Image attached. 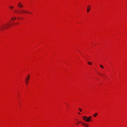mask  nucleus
<instances>
[{"instance_id":"4","label":"nucleus","mask_w":127,"mask_h":127,"mask_svg":"<svg viewBox=\"0 0 127 127\" xmlns=\"http://www.w3.org/2000/svg\"><path fill=\"white\" fill-rule=\"evenodd\" d=\"M18 6L20 8H22L23 7V5L20 2H19L18 5Z\"/></svg>"},{"instance_id":"11","label":"nucleus","mask_w":127,"mask_h":127,"mask_svg":"<svg viewBox=\"0 0 127 127\" xmlns=\"http://www.w3.org/2000/svg\"><path fill=\"white\" fill-rule=\"evenodd\" d=\"M78 109L80 112H81L82 111V109L80 108H78Z\"/></svg>"},{"instance_id":"14","label":"nucleus","mask_w":127,"mask_h":127,"mask_svg":"<svg viewBox=\"0 0 127 127\" xmlns=\"http://www.w3.org/2000/svg\"><path fill=\"white\" fill-rule=\"evenodd\" d=\"M80 122V121H79L78 122V123H77V124H78L79 122Z\"/></svg>"},{"instance_id":"10","label":"nucleus","mask_w":127,"mask_h":127,"mask_svg":"<svg viewBox=\"0 0 127 127\" xmlns=\"http://www.w3.org/2000/svg\"><path fill=\"white\" fill-rule=\"evenodd\" d=\"M88 63L89 65H91L92 64V63H90L89 62H88Z\"/></svg>"},{"instance_id":"8","label":"nucleus","mask_w":127,"mask_h":127,"mask_svg":"<svg viewBox=\"0 0 127 127\" xmlns=\"http://www.w3.org/2000/svg\"><path fill=\"white\" fill-rule=\"evenodd\" d=\"M16 18L15 17H12L11 18V20H14Z\"/></svg>"},{"instance_id":"2","label":"nucleus","mask_w":127,"mask_h":127,"mask_svg":"<svg viewBox=\"0 0 127 127\" xmlns=\"http://www.w3.org/2000/svg\"><path fill=\"white\" fill-rule=\"evenodd\" d=\"M92 117L91 116H89L88 117H87L86 116H83V118L84 120L85 121L89 122L91 120Z\"/></svg>"},{"instance_id":"9","label":"nucleus","mask_w":127,"mask_h":127,"mask_svg":"<svg viewBox=\"0 0 127 127\" xmlns=\"http://www.w3.org/2000/svg\"><path fill=\"white\" fill-rule=\"evenodd\" d=\"M97 113H95L94 115V117H95L97 115Z\"/></svg>"},{"instance_id":"16","label":"nucleus","mask_w":127,"mask_h":127,"mask_svg":"<svg viewBox=\"0 0 127 127\" xmlns=\"http://www.w3.org/2000/svg\"><path fill=\"white\" fill-rule=\"evenodd\" d=\"M19 18V17L17 18V19H18Z\"/></svg>"},{"instance_id":"13","label":"nucleus","mask_w":127,"mask_h":127,"mask_svg":"<svg viewBox=\"0 0 127 127\" xmlns=\"http://www.w3.org/2000/svg\"><path fill=\"white\" fill-rule=\"evenodd\" d=\"M10 8H11V9H12L13 8V7H12V6H10Z\"/></svg>"},{"instance_id":"1","label":"nucleus","mask_w":127,"mask_h":127,"mask_svg":"<svg viewBox=\"0 0 127 127\" xmlns=\"http://www.w3.org/2000/svg\"><path fill=\"white\" fill-rule=\"evenodd\" d=\"M10 26V24L8 23H7L4 24L0 26V30L1 31L3 30L6 29L8 28Z\"/></svg>"},{"instance_id":"7","label":"nucleus","mask_w":127,"mask_h":127,"mask_svg":"<svg viewBox=\"0 0 127 127\" xmlns=\"http://www.w3.org/2000/svg\"><path fill=\"white\" fill-rule=\"evenodd\" d=\"M30 77V76H28V77L26 79V84L27 85V83L28 82V80L29 79Z\"/></svg>"},{"instance_id":"12","label":"nucleus","mask_w":127,"mask_h":127,"mask_svg":"<svg viewBox=\"0 0 127 127\" xmlns=\"http://www.w3.org/2000/svg\"><path fill=\"white\" fill-rule=\"evenodd\" d=\"M100 66L102 68H103V65H100Z\"/></svg>"},{"instance_id":"6","label":"nucleus","mask_w":127,"mask_h":127,"mask_svg":"<svg viewBox=\"0 0 127 127\" xmlns=\"http://www.w3.org/2000/svg\"><path fill=\"white\" fill-rule=\"evenodd\" d=\"M91 8V6L90 5H89L87 7V12H89L90 11Z\"/></svg>"},{"instance_id":"5","label":"nucleus","mask_w":127,"mask_h":127,"mask_svg":"<svg viewBox=\"0 0 127 127\" xmlns=\"http://www.w3.org/2000/svg\"><path fill=\"white\" fill-rule=\"evenodd\" d=\"M82 125L83 126L85 127H89V125L84 122L82 123Z\"/></svg>"},{"instance_id":"15","label":"nucleus","mask_w":127,"mask_h":127,"mask_svg":"<svg viewBox=\"0 0 127 127\" xmlns=\"http://www.w3.org/2000/svg\"><path fill=\"white\" fill-rule=\"evenodd\" d=\"M78 113L79 114H80V113Z\"/></svg>"},{"instance_id":"3","label":"nucleus","mask_w":127,"mask_h":127,"mask_svg":"<svg viewBox=\"0 0 127 127\" xmlns=\"http://www.w3.org/2000/svg\"><path fill=\"white\" fill-rule=\"evenodd\" d=\"M19 13L21 14L25 13H28L29 12L26 10L25 9H22L20 10V11Z\"/></svg>"}]
</instances>
